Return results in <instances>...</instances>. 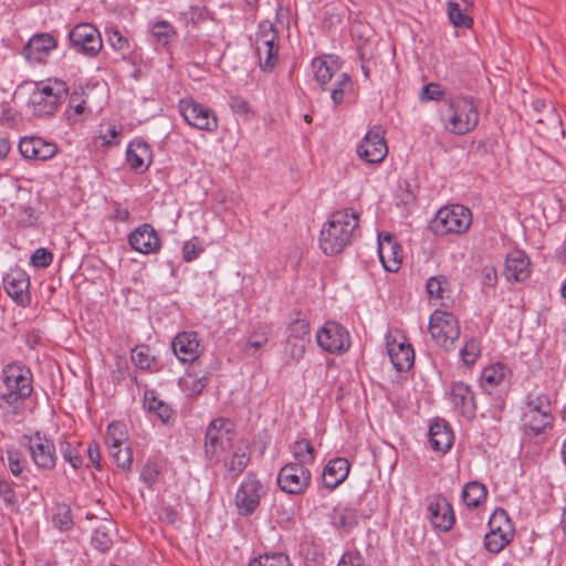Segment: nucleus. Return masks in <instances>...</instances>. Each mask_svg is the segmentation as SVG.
<instances>
[{
  "mask_svg": "<svg viewBox=\"0 0 566 566\" xmlns=\"http://www.w3.org/2000/svg\"><path fill=\"white\" fill-rule=\"evenodd\" d=\"M359 214L353 209L333 212L323 226L319 247L327 255H335L352 244L358 233Z\"/></svg>",
  "mask_w": 566,
  "mask_h": 566,
  "instance_id": "nucleus-1",
  "label": "nucleus"
},
{
  "mask_svg": "<svg viewBox=\"0 0 566 566\" xmlns=\"http://www.w3.org/2000/svg\"><path fill=\"white\" fill-rule=\"evenodd\" d=\"M1 381L6 387V391L0 392V410L15 415L20 409L21 402L32 395V371L24 364L13 361L3 367Z\"/></svg>",
  "mask_w": 566,
  "mask_h": 566,
  "instance_id": "nucleus-2",
  "label": "nucleus"
},
{
  "mask_svg": "<svg viewBox=\"0 0 566 566\" xmlns=\"http://www.w3.org/2000/svg\"><path fill=\"white\" fill-rule=\"evenodd\" d=\"M444 128L455 135L473 130L479 123V112L472 98L455 96L448 99L447 114L443 115Z\"/></svg>",
  "mask_w": 566,
  "mask_h": 566,
  "instance_id": "nucleus-3",
  "label": "nucleus"
},
{
  "mask_svg": "<svg viewBox=\"0 0 566 566\" xmlns=\"http://www.w3.org/2000/svg\"><path fill=\"white\" fill-rule=\"evenodd\" d=\"M472 224L471 210L463 205L440 208L429 223L430 231L438 237L465 233Z\"/></svg>",
  "mask_w": 566,
  "mask_h": 566,
  "instance_id": "nucleus-4",
  "label": "nucleus"
},
{
  "mask_svg": "<svg viewBox=\"0 0 566 566\" xmlns=\"http://www.w3.org/2000/svg\"><path fill=\"white\" fill-rule=\"evenodd\" d=\"M69 87L59 78H49L36 84L30 96V105L36 116L53 115L63 99L67 97Z\"/></svg>",
  "mask_w": 566,
  "mask_h": 566,
  "instance_id": "nucleus-5",
  "label": "nucleus"
},
{
  "mask_svg": "<svg viewBox=\"0 0 566 566\" xmlns=\"http://www.w3.org/2000/svg\"><path fill=\"white\" fill-rule=\"evenodd\" d=\"M554 417L549 398L542 394L537 396L530 395L526 410L523 415V426L525 434L537 437L552 429Z\"/></svg>",
  "mask_w": 566,
  "mask_h": 566,
  "instance_id": "nucleus-6",
  "label": "nucleus"
},
{
  "mask_svg": "<svg viewBox=\"0 0 566 566\" xmlns=\"http://www.w3.org/2000/svg\"><path fill=\"white\" fill-rule=\"evenodd\" d=\"M233 424L229 419L217 418L206 430L205 452L210 460L219 461L232 448Z\"/></svg>",
  "mask_w": 566,
  "mask_h": 566,
  "instance_id": "nucleus-7",
  "label": "nucleus"
},
{
  "mask_svg": "<svg viewBox=\"0 0 566 566\" xmlns=\"http://www.w3.org/2000/svg\"><path fill=\"white\" fill-rule=\"evenodd\" d=\"M279 34L268 20L259 23L255 38V53L263 71H271L279 60Z\"/></svg>",
  "mask_w": 566,
  "mask_h": 566,
  "instance_id": "nucleus-8",
  "label": "nucleus"
},
{
  "mask_svg": "<svg viewBox=\"0 0 566 566\" xmlns=\"http://www.w3.org/2000/svg\"><path fill=\"white\" fill-rule=\"evenodd\" d=\"M429 332L437 345L452 350L460 336L459 322L452 313L434 311L429 319Z\"/></svg>",
  "mask_w": 566,
  "mask_h": 566,
  "instance_id": "nucleus-9",
  "label": "nucleus"
},
{
  "mask_svg": "<svg viewBox=\"0 0 566 566\" xmlns=\"http://www.w3.org/2000/svg\"><path fill=\"white\" fill-rule=\"evenodd\" d=\"M69 39L72 48L88 57L96 56L102 48L103 40L98 30L90 23H78L70 32Z\"/></svg>",
  "mask_w": 566,
  "mask_h": 566,
  "instance_id": "nucleus-10",
  "label": "nucleus"
},
{
  "mask_svg": "<svg viewBox=\"0 0 566 566\" xmlns=\"http://www.w3.org/2000/svg\"><path fill=\"white\" fill-rule=\"evenodd\" d=\"M312 473L308 468L301 464L286 463L277 474L279 488L292 495L303 494L311 484Z\"/></svg>",
  "mask_w": 566,
  "mask_h": 566,
  "instance_id": "nucleus-11",
  "label": "nucleus"
},
{
  "mask_svg": "<svg viewBox=\"0 0 566 566\" xmlns=\"http://www.w3.org/2000/svg\"><path fill=\"white\" fill-rule=\"evenodd\" d=\"M178 107L180 115L188 125L208 132L218 128L217 116L209 107L193 99H181Z\"/></svg>",
  "mask_w": 566,
  "mask_h": 566,
  "instance_id": "nucleus-12",
  "label": "nucleus"
},
{
  "mask_svg": "<svg viewBox=\"0 0 566 566\" xmlns=\"http://www.w3.org/2000/svg\"><path fill=\"white\" fill-rule=\"evenodd\" d=\"M317 345L327 353L342 354L350 346L349 334L340 324L328 321L316 333Z\"/></svg>",
  "mask_w": 566,
  "mask_h": 566,
  "instance_id": "nucleus-13",
  "label": "nucleus"
},
{
  "mask_svg": "<svg viewBox=\"0 0 566 566\" xmlns=\"http://www.w3.org/2000/svg\"><path fill=\"white\" fill-rule=\"evenodd\" d=\"M356 151L358 157L368 164L381 163L388 153L382 127L376 125L370 128L357 145Z\"/></svg>",
  "mask_w": 566,
  "mask_h": 566,
  "instance_id": "nucleus-14",
  "label": "nucleus"
},
{
  "mask_svg": "<svg viewBox=\"0 0 566 566\" xmlns=\"http://www.w3.org/2000/svg\"><path fill=\"white\" fill-rule=\"evenodd\" d=\"M34 464L42 470H52L56 465L53 442L36 431L33 436H23Z\"/></svg>",
  "mask_w": 566,
  "mask_h": 566,
  "instance_id": "nucleus-15",
  "label": "nucleus"
},
{
  "mask_svg": "<svg viewBox=\"0 0 566 566\" xmlns=\"http://www.w3.org/2000/svg\"><path fill=\"white\" fill-rule=\"evenodd\" d=\"M262 491L261 482L254 475L248 474L242 481L234 500L240 515H250L258 509Z\"/></svg>",
  "mask_w": 566,
  "mask_h": 566,
  "instance_id": "nucleus-16",
  "label": "nucleus"
},
{
  "mask_svg": "<svg viewBox=\"0 0 566 566\" xmlns=\"http://www.w3.org/2000/svg\"><path fill=\"white\" fill-rule=\"evenodd\" d=\"M18 148L24 159L38 161H46L59 151V147L54 142L46 140L40 136L21 137Z\"/></svg>",
  "mask_w": 566,
  "mask_h": 566,
  "instance_id": "nucleus-17",
  "label": "nucleus"
},
{
  "mask_svg": "<svg viewBox=\"0 0 566 566\" xmlns=\"http://www.w3.org/2000/svg\"><path fill=\"white\" fill-rule=\"evenodd\" d=\"M287 332L285 352L291 359L300 361L311 340L310 323L306 319L297 318L289 325Z\"/></svg>",
  "mask_w": 566,
  "mask_h": 566,
  "instance_id": "nucleus-18",
  "label": "nucleus"
},
{
  "mask_svg": "<svg viewBox=\"0 0 566 566\" xmlns=\"http://www.w3.org/2000/svg\"><path fill=\"white\" fill-rule=\"evenodd\" d=\"M171 348L181 363H193L202 350L197 332L178 333L172 339Z\"/></svg>",
  "mask_w": 566,
  "mask_h": 566,
  "instance_id": "nucleus-19",
  "label": "nucleus"
},
{
  "mask_svg": "<svg viewBox=\"0 0 566 566\" xmlns=\"http://www.w3.org/2000/svg\"><path fill=\"white\" fill-rule=\"evenodd\" d=\"M3 286L7 294L19 305H27L30 302V279L29 275L20 270H11L3 276Z\"/></svg>",
  "mask_w": 566,
  "mask_h": 566,
  "instance_id": "nucleus-20",
  "label": "nucleus"
},
{
  "mask_svg": "<svg viewBox=\"0 0 566 566\" xmlns=\"http://www.w3.org/2000/svg\"><path fill=\"white\" fill-rule=\"evenodd\" d=\"M386 347L390 361L398 371L409 370L415 363V352L406 339L397 340L391 335L386 336Z\"/></svg>",
  "mask_w": 566,
  "mask_h": 566,
  "instance_id": "nucleus-21",
  "label": "nucleus"
},
{
  "mask_svg": "<svg viewBox=\"0 0 566 566\" xmlns=\"http://www.w3.org/2000/svg\"><path fill=\"white\" fill-rule=\"evenodd\" d=\"M429 518L437 530L448 532L454 524L455 517L452 505L442 495H436L428 504Z\"/></svg>",
  "mask_w": 566,
  "mask_h": 566,
  "instance_id": "nucleus-22",
  "label": "nucleus"
},
{
  "mask_svg": "<svg viewBox=\"0 0 566 566\" xmlns=\"http://www.w3.org/2000/svg\"><path fill=\"white\" fill-rule=\"evenodd\" d=\"M128 242L133 250L144 254L155 253L160 249V239L149 223H144L132 231Z\"/></svg>",
  "mask_w": 566,
  "mask_h": 566,
  "instance_id": "nucleus-23",
  "label": "nucleus"
},
{
  "mask_svg": "<svg viewBox=\"0 0 566 566\" xmlns=\"http://www.w3.org/2000/svg\"><path fill=\"white\" fill-rule=\"evenodd\" d=\"M401 248L390 233H379L378 254L386 271L396 272L401 264Z\"/></svg>",
  "mask_w": 566,
  "mask_h": 566,
  "instance_id": "nucleus-24",
  "label": "nucleus"
},
{
  "mask_svg": "<svg viewBox=\"0 0 566 566\" xmlns=\"http://www.w3.org/2000/svg\"><path fill=\"white\" fill-rule=\"evenodd\" d=\"M449 398L454 409L461 416L472 419L475 416L476 406L474 401V394L469 385L459 381L451 386Z\"/></svg>",
  "mask_w": 566,
  "mask_h": 566,
  "instance_id": "nucleus-25",
  "label": "nucleus"
},
{
  "mask_svg": "<svg viewBox=\"0 0 566 566\" xmlns=\"http://www.w3.org/2000/svg\"><path fill=\"white\" fill-rule=\"evenodd\" d=\"M531 261L521 250H513L506 255L504 274L509 281L523 282L531 273Z\"/></svg>",
  "mask_w": 566,
  "mask_h": 566,
  "instance_id": "nucleus-26",
  "label": "nucleus"
},
{
  "mask_svg": "<svg viewBox=\"0 0 566 566\" xmlns=\"http://www.w3.org/2000/svg\"><path fill=\"white\" fill-rule=\"evenodd\" d=\"M349 462L344 458H335L327 462L323 469L322 481L326 489L334 490L348 476Z\"/></svg>",
  "mask_w": 566,
  "mask_h": 566,
  "instance_id": "nucleus-27",
  "label": "nucleus"
},
{
  "mask_svg": "<svg viewBox=\"0 0 566 566\" xmlns=\"http://www.w3.org/2000/svg\"><path fill=\"white\" fill-rule=\"evenodd\" d=\"M116 429L114 423L107 427L106 444L109 450V454L118 468L123 470H129L133 462V452L129 447L122 449V441L114 437V430Z\"/></svg>",
  "mask_w": 566,
  "mask_h": 566,
  "instance_id": "nucleus-28",
  "label": "nucleus"
},
{
  "mask_svg": "<svg viewBox=\"0 0 566 566\" xmlns=\"http://www.w3.org/2000/svg\"><path fill=\"white\" fill-rule=\"evenodd\" d=\"M534 118L536 130L539 135L554 139L564 135L560 115L553 107H548L543 115L535 116Z\"/></svg>",
  "mask_w": 566,
  "mask_h": 566,
  "instance_id": "nucleus-29",
  "label": "nucleus"
},
{
  "mask_svg": "<svg viewBox=\"0 0 566 566\" xmlns=\"http://www.w3.org/2000/svg\"><path fill=\"white\" fill-rule=\"evenodd\" d=\"M56 46L55 39L48 34L42 33L34 35L29 40L23 49V54L28 60L39 62L44 55H48Z\"/></svg>",
  "mask_w": 566,
  "mask_h": 566,
  "instance_id": "nucleus-30",
  "label": "nucleus"
},
{
  "mask_svg": "<svg viewBox=\"0 0 566 566\" xmlns=\"http://www.w3.org/2000/svg\"><path fill=\"white\" fill-rule=\"evenodd\" d=\"M358 509L354 504L337 505L331 514L333 526L344 531H350L358 524Z\"/></svg>",
  "mask_w": 566,
  "mask_h": 566,
  "instance_id": "nucleus-31",
  "label": "nucleus"
},
{
  "mask_svg": "<svg viewBox=\"0 0 566 566\" xmlns=\"http://www.w3.org/2000/svg\"><path fill=\"white\" fill-rule=\"evenodd\" d=\"M67 96L69 104L66 115L70 122H78L81 117L91 113V109L86 105V93L83 87L78 86L74 88Z\"/></svg>",
  "mask_w": 566,
  "mask_h": 566,
  "instance_id": "nucleus-32",
  "label": "nucleus"
},
{
  "mask_svg": "<svg viewBox=\"0 0 566 566\" xmlns=\"http://www.w3.org/2000/svg\"><path fill=\"white\" fill-rule=\"evenodd\" d=\"M453 441L452 431L446 423L434 422L429 428V442L433 450L447 452Z\"/></svg>",
  "mask_w": 566,
  "mask_h": 566,
  "instance_id": "nucleus-33",
  "label": "nucleus"
},
{
  "mask_svg": "<svg viewBox=\"0 0 566 566\" xmlns=\"http://www.w3.org/2000/svg\"><path fill=\"white\" fill-rule=\"evenodd\" d=\"M506 374L507 368L502 364L485 367L481 375V385L484 391L491 395L494 388L505 382Z\"/></svg>",
  "mask_w": 566,
  "mask_h": 566,
  "instance_id": "nucleus-34",
  "label": "nucleus"
},
{
  "mask_svg": "<svg viewBox=\"0 0 566 566\" xmlns=\"http://www.w3.org/2000/svg\"><path fill=\"white\" fill-rule=\"evenodd\" d=\"M59 450L64 461L70 463V465L77 470L83 465V449L82 443L74 440H69L66 438H62L59 440Z\"/></svg>",
  "mask_w": 566,
  "mask_h": 566,
  "instance_id": "nucleus-35",
  "label": "nucleus"
},
{
  "mask_svg": "<svg viewBox=\"0 0 566 566\" xmlns=\"http://www.w3.org/2000/svg\"><path fill=\"white\" fill-rule=\"evenodd\" d=\"M149 148L147 144L138 142L130 143L126 151V160L130 169L143 172L147 169L148 165H145V159L149 158Z\"/></svg>",
  "mask_w": 566,
  "mask_h": 566,
  "instance_id": "nucleus-36",
  "label": "nucleus"
},
{
  "mask_svg": "<svg viewBox=\"0 0 566 566\" xmlns=\"http://www.w3.org/2000/svg\"><path fill=\"white\" fill-rule=\"evenodd\" d=\"M144 408L149 413H155L163 423H168L172 409L168 403L157 398L155 390H146L144 395Z\"/></svg>",
  "mask_w": 566,
  "mask_h": 566,
  "instance_id": "nucleus-37",
  "label": "nucleus"
},
{
  "mask_svg": "<svg viewBox=\"0 0 566 566\" xmlns=\"http://www.w3.org/2000/svg\"><path fill=\"white\" fill-rule=\"evenodd\" d=\"M291 451L295 459V462H291L292 464H301L303 468H308V465L315 462L316 450L308 439L302 438L295 441L291 447Z\"/></svg>",
  "mask_w": 566,
  "mask_h": 566,
  "instance_id": "nucleus-38",
  "label": "nucleus"
},
{
  "mask_svg": "<svg viewBox=\"0 0 566 566\" xmlns=\"http://www.w3.org/2000/svg\"><path fill=\"white\" fill-rule=\"evenodd\" d=\"M486 494L488 491L484 484L472 481L464 485L462 500L468 507L475 509L486 499Z\"/></svg>",
  "mask_w": 566,
  "mask_h": 566,
  "instance_id": "nucleus-39",
  "label": "nucleus"
},
{
  "mask_svg": "<svg viewBox=\"0 0 566 566\" xmlns=\"http://www.w3.org/2000/svg\"><path fill=\"white\" fill-rule=\"evenodd\" d=\"M314 77L323 91L328 90V83L337 75L336 69L325 60L316 57L312 61Z\"/></svg>",
  "mask_w": 566,
  "mask_h": 566,
  "instance_id": "nucleus-40",
  "label": "nucleus"
},
{
  "mask_svg": "<svg viewBox=\"0 0 566 566\" xmlns=\"http://www.w3.org/2000/svg\"><path fill=\"white\" fill-rule=\"evenodd\" d=\"M250 462L249 446L242 443L238 446L232 454L230 462L228 463V470L233 475H239Z\"/></svg>",
  "mask_w": 566,
  "mask_h": 566,
  "instance_id": "nucleus-41",
  "label": "nucleus"
},
{
  "mask_svg": "<svg viewBox=\"0 0 566 566\" xmlns=\"http://www.w3.org/2000/svg\"><path fill=\"white\" fill-rule=\"evenodd\" d=\"M353 82L350 76L343 72L336 75L335 87L331 90V97L335 105H339L346 94L353 92Z\"/></svg>",
  "mask_w": 566,
  "mask_h": 566,
  "instance_id": "nucleus-42",
  "label": "nucleus"
},
{
  "mask_svg": "<svg viewBox=\"0 0 566 566\" xmlns=\"http://www.w3.org/2000/svg\"><path fill=\"white\" fill-rule=\"evenodd\" d=\"M53 525L62 531H69L73 526V517L71 507L67 504L61 503L55 506V513L52 517Z\"/></svg>",
  "mask_w": 566,
  "mask_h": 566,
  "instance_id": "nucleus-43",
  "label": "nucleus"
},
{
  "mask_svg": "<svg viewBox=\"0 0 566 566\" xmlns=\"http://www.w3.org/2000/svg\"><path fill=\"white\" fill-rule=\"evenodd\" d=\"M109 526L111 524L101 525L94 530L92 535V545L99 552H107L113 545V541L109 535Z\"/></svg>",
  "mask_w": 566,
  "mask_h": 566,
  "instance_id": "nucleus-44",
  "label": "nucleus"
},
{
  "mask_svg": "<svg viewBox=\"0 0 566 566\" xmlns=\"http://www.w3.org/2000/svg\"><path fill=\"white\" fill-rule=\"evenodd\" d=\"M448 17L457 28H470L473 23L472 18L465 14L457 2L448 3Z\"/></svg>",
  "mask_w": 566,
  "mask_h": 566,
  "instance_id": "nucleus-45",
  "label": "nucleus"
},
{
  "mask_svg": "<svg viewBox=\"0 0 566 566\" xmlns=\"http://www.w3.org/2000/svg\"><path fill=\"white\" fill-rule=\"evenodd\" d=\"M488 524L489 527H501L504 533L515 532L513 522L511 521L507 512L502 507L494 510L491 517L489 518Z\"/></svg>",
  "mask_w": 566,
  "mask_h": 566,
  "instance_id": "nucleus-46",
  "label": "nucleus"
},
{
  "mask_svg": "<svg viewBox=\"0 0 566 566\" xmlns=\"http://www.w3.org/2000/svg\"><path fill=\"white\" fill-rule=\"evenodd\" d=\"M249 566H290V559L282 553L265 554L252 559Z\"/></svg>",
  "mask_w": 566,
  "mask_h": 566,
  "instance_id": "nucleus-47",
  "label": "nucleus"
},
{
  "mask_svg": "<svg viewBox=\"0 0 566 566\" xmlns=\"http://www.w3.org/2000/svg\"><path fill=\"white\" fill-rule=\"evenodd\" d=\"M151 32L154 38L164 45L168 44L176 35L174 27L167 21L156 22Z\"/></svg>",
  "mask_w": 566,
  "mask_h": 566,
  "instance_id": "nucleus-48",
  "label": "nucleus"
},
{
  "mask_svg": "<svg viewBox=\"0 0 566 566\" xmlns=\"http://www.w3.org/2000/svg\"><path fill=\"white\" fill-rule=\"evenodd\" d=\"M132 360L140 369H150L155 358L150 355L148 346L142 345L133 349Z\"/></svg>",
  "mask_w": 566,
  "mask_h": 566,
  "instance_id": "nucleus-49",
  "label": "nucleus"
},
{
  "mask_svg": "<svg viewBox=\"0 0 566 566\" xmlns=\"http://www.w3.org/2000/svg\"><path fill=\"white\" fill-rule=\"evenodd\" d=\"M118 135L119 132L116 126H108L105 133L101 130L99 134L94 137V145L101 147L118 145Z\"/></svg>",
  "mask_w": 566,
  "mask_h": 566,
  "instance_id": "nucleus-50",
  "label": "nucleus"
},
{
  "mask_svg": "<svg viewBox=\"0 0 566 566\" xmlns=\"http://www.w3.org/2000/svg\"><path fill=\"white\" fill-rule=\"evenodd\" d=\"M480 355L479 344L474 339L465 342L460 350V356L463 363L468 366L473 365Z\"/></svg>",
  "mask_w": 566,
  "mask_h": 566,
  "instance_id": "nucleus-51",
  "label": "nucleus"
},
{
  "mask_svg": "<svg viewBox=\"0 0 566 566\" xmlns=\"http://www.w3.org/2000/svg\"><path fill=\"white\" fill-rule=\"evenodd\" d=\"M8 465L11 473L19 476L24 469V459L22 453L17 449L7 450Z\"/></svg>",
  "mask_w": 566,
  "mask_h": 566,
  "instance_id": "nucleus-52",
  "label": "nucleus"
},
{
  "mask_svg": "<svg viewBox=\"0 0 566 566\" xmlns=\"http://www.w3.org/2000/svg\"><path fill=\"white\" fill-rule=\"evenodd\" d=\"M206 384H207L206 376L198 377V376H193L191 373H188V375L185 379L186 390L191 396H198L199 394H201V391L206 387Z\"/></svg>",
  "mask_w": 566,
  "mask_h": 566,
  "instance_id": "nucleus-53",
  "label": "nucleus"
},
{
  "mask_svg": "<svg viewBox=\"0 0 566 566\" xmlns=\"http://www.w3.org/2000/svg\"><path fill=\"white\" fill-rule=\"evenodd\" d=\"M20 216L18 223L22 228H32L38 226V214L35 213V210L31 206H20Z\"/></svg>",
  "mask_w": 566,
  "mask_h": 566,
  "instance_id": "nucleus-54",
  "label": "nucleus"
},
{
  "mask_svg": "<svg viewBox=\"0 0 566 566\" xmlns=\"http://www.w3.org/2000/svg\"><path fill=\"white\" fill-rule=\"evenodd\" d=\"M160 470L156 463L147 462L140 472L142 481L148 486L151 488L159 478Z\"/></svg>",
  "mask_w": 566,
  "mask_h": 566,
  "instance_id": "nucleus-55",
  "label": "nucleus"
},
{
  "mask_svg": "<svg viewBox=\"0 0 566 566\" xmlns=\"http://www.w3.org/2000/svg\"><path fill=\"white\" fill-rule=\"evenodd\" d=\"M52 261H53L52 253L44 248L36 249L31 255V263L35 268H40V269L48 268L52 263Z\"/></svg>",
  "mask_w": 566,
  "mask_h": 566,
  "instance_id": "nucleus-56",
  "label": "nucleus"
},
{
  "mask_svg": "<svg viewBox=\"0 0 566 566\" xmlns=\"http://www.w3.org/2000/svg\"><path fill=\"white\" fill-rule=\"evenodd\" d=\"M510 543L504 541L502 536L494 534H486L484 536V547L493 554L500 553Z\"/></svg>",
  "mask_w": 566,
  "mask_h": 566,
  "instance_id": "nucleus-57",
  "label": "nucleus"
},
{
  "mask_svg": "<svg viewBox=\"0 0 566 566\" xmlns=\"http://www.w3.org/2000/svg\"><path fill=\"white\" fill-rule=\"evenodd\" d=\"M444 96L440 84L429 83L422 87L420 99L423 101H439Z\"/></svg>",
  "mask_w": 566,
  "mask_h": 566,
  "instance_id": "nucleus-58",
  "label": "nucleus"
},
{
  "mask_svg": "<svg viewBox=\"0 0 566 566\" xmlns=\"http://www.w3.org/2000/svg\"><path fill=\"white\" fill-rule=\"evenodd\" d=\"M446 283L444 276H432L427 281L426 289L430 297L442 298V284Z\"/></svg>",
  "mask_w": 566,
  "mask_h": 566,
  "instance_id": "nucleus-59",
  "label": "nucleus"
},
{
  "mask_svg": "<svg viewBox=\"0 0 566 566\" xmlns=\"http://www.w3.org/2000/svg\"><path fill=\"white\" fill-rule=\"evenodd\" d=\"M0 496L8 506L17 503V494L11 484L6 480H0Z\"/></svg>",
  "mask_w": 566,
  "mask_h": 566,
  "instance_id": "nucleus-60",
  "label": "nucleus"
},
{
  "mask_svg": "<svg viewBox=\"0 0 566 566\" xmlns=\"http://www.w3.org/2000/svg\"><path fill=\"white\" fill-rule=\"evenodd\" d=\"M108 42L116 51H123L128 48V41L122 35V33L112 29L107 32Z\"/></svg>",
  "mask_w": 566,
  "mask_h": 566,
  "instance_id": "nucleus-61",
  "label": "nucleus"
},
{
  "mask_svg": "<svg viewBox=\"0 0 566 566\" xmlns=\"http://www.w3.org/2000/svg\"><path fill=\"white\" fill-rule=\"evenodd\" d=\"M337 566H365V563L358 552H345Z\"/></svg>",
  "mask_w": 566,
  "mask_h": 566,
  "instance_id": "nucleus-62",
  "label": "nucleus"
},
{
  "mask_svg": "<svg viewBox=\"0 0 566 566\" xmlns=\"http://www.w3.org/2000/svg\"><path fill=\"white\" fill-rule=\"evenodd\" d=\"M481 277L484 286L494 287L497 283V272L492 265H485L481 269Z\"/></svg>",
  "mask_w": 566,
  "mask_h": 566,
  "instance_id": "nucleus-63",
  "label": "nucleus"
},
{
  "mask_svg": "<svg viewBox=\"0 0 566 566\" xmlns=\"http://www.w3.org/2000/svg\"><path fill=\"white\" fill-rule=\"evenodd\" d=\"M202 249L192 240L187 241L182 248L184 260L191 262L199 256Z\"/></svg>",
  "mask_w": 566,
  "mask_h": 566,
  "instance_id": "nucleus-64",
  "label": "nucleus"
}]
</instances>
